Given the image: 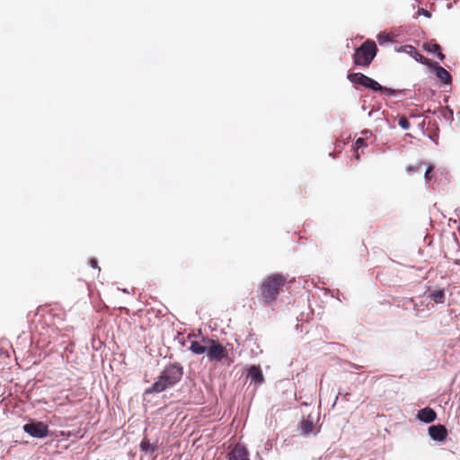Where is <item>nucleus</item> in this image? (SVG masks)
Masks as SVG:
<instances>
[{"mask_svg":"<svg viewBox=\"0 0 460 460\" xmlns=\"http://www.w3.org/2000/svg\"><path fill=\"white\" fill-rule=\"evenodd\" d=\"M183 367L179 362L167 364L156 381L144 392V394H159L176 385L182 378Z\"/></svg>","mask_w":460,"mask_h":460,"instance_id":"obj_1","label":"nucleus"},{"mask_svg":"<svg viewBox=\"0 0 460 460\" xmlns=\"http://www.w3.org/2000/svg\"><path fill=\"white\" fill-rule=\"evenodd\" d=\"M287 281V277L281 273L267 276L258 289L261 303L263 305H269L275 302Z\"/></svg>","mask_w":460,"mask_h":460,"instance_id":"obj_2","label":"nucleus"},{"mask_svg":"<svg viewBox=\"0 0 460 460\" xmlns=\"http://www.w3.org/2000/svg\"><path fill=\"white\" fill-rule=\"evenodd\" d=\"M377 47L375 41L367 40L356 49L353 62L356 66L367 67L375 58Z\"/></svg>","mask_w":460,"mask_h":460,"instance_id":"obj_3","label":"nucleus"},{"mask_svg":"<svg viewBox=\"0 0 460 460\" xmlns=\"http://www.w3.org/2000/svg\"><path fill=\"white\" fill-rule=\"evenodd\" d=\"M22 430L33 438L42 439L49 436V426L39 420H30L22 426Z\"/></svg>","mask_w":460,"mask_h":460,"instance_id":"obj_4","label":"nucleus"},{"mask_svg":"<svg viewBox=\"0 0 460 460\" xmlns=\"http://www.w3.org/2000/svg\"><path fill=\"white\" fill-rule=\"evenodd\" d=\"M207 348V358L210 362H220L224 358H228V350L217 341L208 339Z\"/></svg>","mask_w":460,"mask_h":460,"instance_id":"obj_5","label":"nucleus"},{"mask_svg":"<svg viewBox=\"0 0 460 460\" xmlns=\"http://www.w3.org/2000/svg\"><path fill=\"white\" fill-rule=\"evenodd\" d=\"M348 79L355 84H360L365 86L367 89H371L373 91H379L382 89V85L379 84L374 79L365 75L362 73H351L348 75Z\"/></svg>","mask_w":460,"mask_h":460,"instance_id":"obj_6","label":"nucleus"},{"mask_svg":"<svg viewBox=\"0 0 460 460\" xmlns=\"http://www.w3.org/2000/svg\"><path fill=\"white\" fill-rule=\"evenodd\" d=\"M299 435L308 438L310 436H316L320 432V427L314 424V417L310 413L306 419L300 422L298 427Z\"/></svg>","mask_w":460,"mask_h":460,"instance_id":"obj_7","label":"nucleus"},{"mask_svg":"<svg viewBox=\"0 0 460 460\" xmlns=\"http://www.w3.org/2000/svg\"><path fill=\"white\" fill-rule=\"evenodd\" d=\"M429 438L439 445L445 444L448 432L447 428L442 424H433L428 429Z\"/></svg>","mask_w":460,"mask_h":460,"instance_id":"obj_8","label":"nucleus"},{"mask_svg":"<svg viewBox=\"0 0 460 460\" xmlns=\"http://www.w3.org/2000/svg\"><path fill=\"white\" fill-rule=\"evenodd\" d=\"M226 458L227 460H250L249 451L245 446L238 443L227 454Z\"/></svg>","mask_w":460,"mask_h":460,"instance_id":"obj_9","label":"nucleus"},{"mask_svg":"<svg viewBox=\"0 0 460 460\" xmlns=\"http://www.w3.org/2000/svg\"><path fill=\"white\" fill-rule=\"evenodd\" d=\"M247 377L250 378L251 382L257 385L264 383V376L262 370L260 366L252 365L247 370Z\"/></svg>","mask_w":460,"mask_h":460,"instance_id":"obj_10","label":"nucleus"},{"mask_svg":"<svg viewBox=\"0 0 460 460\" xmlns=\"http://www.w3.org/2000/svg\"><path fill=\"white\" fill-rule=\"evenodd\" d=\"M417 419L423 423L429 424L437 419V412L430 407H425L418 411Z\"/></svg>","mask_w":460,"mask_h":460,"instance_id":"obj_11","label":"nucleus"},{"mask_svg":"<svg viewBox=\"0 0 460 460\" xmlns=\"http://www.w3.org/2000/svg\"><path fill=\"white\" fill-rule=\"evenodd\" d=\"M423 296L429 298L436 304H444L446 301V293L444 288L429 289L424 292Z\"/></svg>","mask_w":460,"mask_h":460,"instance_id":"obj_12","label":"nucleus"},{"mask_svg":"<svg viewBox=\"0 0 460 460\" xmlns=\"http://www.w3.org/2000/svg\"><path fill=\"white\" fill-rule=\"evenodd\" d=\"M139 449L146 455L153 454L158 449V439H156L155 442H151L145 435L139 444Z\"/></svg>","mask_w":460,"mask_h":460,"instance_id":"obj_13","label":"nucleus"},{"mask_svg":"<svg viewBox=\"0 0 460 460\" xmlns=\"http://www.w3.org/2000/svg\"><path fill=\"white\" fill-rule=\"evenodd\" d=\"M208 346L203 345L198 341H191L189 349L195 355H202L207 352Z\"/></svg>","mask_w":460,"mask_h":460,"instance_id":"obj_14","label":"nucleus"},{"mask_svg":"<svg viewBox=\"0 0 460 460\" xmlns=\"http://www.w3.org/2000/svg\"><path fill=\"white\" fill-rule=\"evenodd\" d=\"M436 75L443 82L444 84L451 83V75L444 67L437 66L436 67Z\"/></svg>","mask_w":460,"mask_h":460,"instance_id":"obj_15","label":"nucleus"},{"mask_svg":"<svg viewBox=\"0 0 460 460\" xmlns=\"http://www.w3.org/2000/svg\"><path fill=\"white\" fill-rule=\"evenodd\" d=\"M426 49L429 52H432V53H438V58L440 59V60H443L445 58V56L444 54L441 52V48L438 44L437 43H429L428 44Z\"/></svg>","mask_w":460,"mask_h":460,"instance_id":"obj_16","label":"nucleus"},{"mask_svg":"<svg viewBox=\"0 0 460 460\" xmlns=\"http://www.w3.org/2000/svg\"><path fill=\"white\" fill-rule=\"evenodd\" d=\"M410 51L409 53L419 62L422 64H426L427 58L423 55H421L420 52L416 50L415 48L412 46H409Z\"/></svg>","mask_w":460,"mask_h":460,"instance_id":"obj_17","label":"nucleus"},{"mask_svg":"<svg viewBox=\"0 0 460 460\" xmlns=\"http://www.w3.org/2000/svg\"><path fill=\"white\" fill-rule=\"evenodd\" d=\"M398 125L403 129L410 128V122L408 121V119L404 115L400 116L398 118Z\"/></svg>","mask_w":460,"mask_h":460,"instance_id":"obj_18","label":"nucleus"},{"mask_svg":"<svg viewBox=\"0 0 460 460\" xmlns=\"http://www.w3.org/2000/svg\"><path fill=\"white\" fill-rule=\"evenodd\" d=\"M367 146V145H366V141H365V139H364V138H362V137H358V138L356 140V142H355V147H356V149H359V148L364 147V146Z\"/></svg>","mask_w":460,"mask_h":460,"instance_id":"obj_19","label":"nucleus"},{"mask_svg":"<svg viewBox=\"0 0 460 460\" xmlns=\"http://www.w3.org/2000/svg\"><path fill=\"white\" fill-rule=\"evenodd\" d=\"M378 92H384L388 95H394V93H395L394 90H393L391 88L383 87V86H382V89L379 90Z\"/></svg>","mask_w":460,"mask_h":460,"instance_id":"obj_20","label":"nucleus"},{"mask_svg":"<svg viewBox=\"0 0 460 460\" xmlns=\"http://www.w3.org/2000/svg\"><path fill=\"white\" fill-rule=\"evenodd\" d=\"M98 261H88V265L93 269H97L100 271V268L97 265Z\"/></svg>","mask_w":460,"mask_h":460,"instance_id":"obj_21","label":"nucleus"},{"mask_svg":"<svg viewBox=\"0 0 460 460\" xmlns=\"http://www.w3.org/2000/svg\"><path fill=\"white\" fill-rule=\"evenodd\" d=\"M432 170H433L432 166L428 167V169L426 170V172H425V178L427 180H429V174L432 172Z\"/></svg>","mask_w":460,"mask_h":460,"instance_id":"obj_22","label":"nucleus"},{"mask_svg":"<svg viewBox=\"0 0 460 460\" xmlns=\"http://www.w3.org/2000/svg\"><path fill=\"white\" fill-rule=\"evenodd\" d=\"M121 291H122L123 293H126V294H128V293H129V292H128V290L127 288H122V289H121Z\"/></svg>","mask_w":460,"mask_h":460,"instance_id":"obj_23","label":"nucleus"},{"mask_svg":"<svg viewBox=\"0 0 460 460\" xmlns=\"http://www.w3.org/2000/svg\"><path fill=\"white\" fill-rule=\"evenodd\" d=\"M459 262H460V261H458V260H456V261H455V263H456V264H459Z\"/></svg>","mask_w":460,"mask_h":460,"instance_id":"obj_24","label":"nucleus"},{"mask_svg":"<svg viewBox=\"0 0 460 460\" xmlns=\"http://www.w3.org/2000/svg\"><path fill=\"white\" fill-rule=\"evenodd\" d=\"M349 394L348 393L344 394V397L347 398Z\"/></svg>","mask_w":460,"mask_h":460,"instance_id":"obj_25","label":"nucleus"},{"mask_svg":"<svg viewBox=\"0 0 460 460\" xmlns=\"http://www.w3.org/2000/svg\"><path fill=\"white\" fill-rule=\"evenodd\" d=\"M316 419L319 420V412L317 413Z\"/></svg>","mask_w":460,"mask_h":460,"instance_id":"obj_26","label":"nucleus"}]
</instances>
